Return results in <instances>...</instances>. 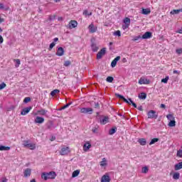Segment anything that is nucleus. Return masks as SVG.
Listing matches in <instances>:
<instances>
[{
    "label": "nucleus",
    "instance_id": "obj_27",
    "mask_svg": "<svg viewBox=\"0 0 182 182\" xmlns=\"http://www.w3.org/2000/svg\"><path fill=\"white\" fill-rule=\"evenodd\" d=\"M38 114H41V116H45L46 113H48V110L41 109L37 112Z\"/></svg>",
    "mask_w": 182,
    "mask_h": 182
},
{
    "label": "nucleus",
    "instance_id": "obj_9",
    "mask_svg": "<svg viewBox=\"0 0 182 182\" xmlns=\"http://www.w3.org/2000/svg\"><path fill=\"white\" fill-rule=\"evenodd\" d=\"M31 110H32V107L23 108L21 112V114H22V116H26V114H28V113H29Z\"/></svg>",
    "mask_w": 182,
    "mask_h": 182
},
{
    "label": "nucleus",
    "instance_id": "obj_4",
    "mask_svg": "<svg viewBox=\"0 0 182 182\" xmlns=\"http://www.w3.org/2000/svg\"><path fill=\"white\" fill-rule=\"evenodd\" d=\"M70 153V149L68 146H63L60 151V156H68Z\"/></svg>",
    "mask_w": 182,
    "mask_h": 182
},
{
    "label": "nucleus",
    "instance_id": "obj_18",
    "mask_svg": "<svg viewBox=\"0 0 182 182\" xmlns=\"http://www.w3.org/2000/svg\"><path fill=\"white\" fill-rule=\"evenodd\" d=\"M91 147H92V144H90V143L85 142L83 146V150L84 151H87V150H89V149H90Z\"/></svg>",
    "mask_w": 182,
    "mask_h": 182
},
{
    "label": "nucleus",
    "instance_id": "obj_10",
    "mask_svg": "<svg viewBox=\"0 0 182 182\" xmlns=\"http://www.w3.org/2000/svg\"><path fill=\"white\" fill-rule=\"evenodd\" d=\"M55 55L57 56H63V55H65V49L62 47L58 48Z\"/></svg>",
    "mask_w": 182,
    "mask_h": 182
},
{
    "label": "nucleus",
    "instance_id": "obj_29",
    "mask_svg": "<svg viewBox=\"0 0 182 182\" xmlns=\"http://www.w3.org/2000/svg\"><path fill=\"white\" fill-rule=\"evenodd\" d=\"M80 174V170H76L73 172L72 177H77Z\"/></svg>",
    "mask_w": 182,
    "mask_h": 182
},
{
    "label": "nucleus",
    "instance_id": "obj_53",
    "mask_svg": "<svg viewBox=\"0 0 182 182\" xmlns=\"http://www.w3.org/2000/svg\"><path fill=\"white\" fill-rule=\"evenodd\" d=\"M92 133H95V134H97L98 133V129H97V127H94L92 129Z\"/></svg>",
    "mask_w": 182,
    "mask_h": 182
},
{
    "label": "nucleus",
    "instance_id": "obj_12",
    "mask_svg": "<svg viewBox=\"0 0 182 182\" xmlns=\"http://www.w3.org/2000/svg\"><path fill=\"white\" fill-rule=\"evenodd\" d=\"M88 29H89L90 33H95V32H96L97 31V27H95V25L93 23H91L89 26Z\"/></svg>",
    "mask_w": 182,
    "mask_h": 182
},
{
    "label": "nucleus",
    "instance_id": "obj_7",
    "mask_svg": "<svg viewBox=\"0 0 182 182\" xmlns=\"http://www.w3.org/2000/svg\"><path fill=\"white\" fill-rule=\"evenodd\" d=\"M158 117H159V115L156 114V111L150 110L148 112V119H157Z\"/></svg>",
    "mask_w": 182,
    "mask_h": 182
},
{
    "label": "nucleus",
    "instance_id": "obj_49",
    "mask_svg": "<svg viewBox=\"0 0 182 182\" xmlns=\"http://www.w3.org/2000/svg\"><path fill=\"white\" fill-rule=\"evenodd\" d=\"M176 156H177L178 157H182V150H181V149H180V150H178V151H177Z\"/></svg>",
    "mask_w": 182,
    "mask_h": 182
},
{
    "label": "nucleus",
    "instance_id": "obj_5",
    "mask_svg": "<svg viewBox=\"0 0 182 182\" xmlns=\"http://www.w3.org/2000/svg\"><path fill=\"white\" fill-rule=\"evenodd\" d=\"M95 41V38L91 39V49L92 52H97V50H99V46H97V44H96Z\"/></svg>",
    "mask_w": 182,
    "mask_h": 182
},
{
    "label": "nucleus",
    "instance_id": "obj_61",
    "mask_svg": "<svg viewBox=\"0 0 182 182\" xmlns=\"http://www.w3.org/2000/svg\"><path fill=\"white\" fill-rule=\"evenodd\" d=\"M2 22H5V19L0 18V23H2Z\"/></svg>",
    "mask_w": 182,
    "mask_h": 182
},
{
    "label": "nucleus",
    "instance_id": "obj_55",
    "mask_svg": "<svg viewBox=\"0 0 182 182\" xmlns=\"http://www.w3.org/2000/svg\"><path fill=\"white\" fill-rule=\"evenodd\" d=\"M138 110H139L140 112H143V107L141 105V106H139L137 107Z\"/></svg>",
    "mask_w": 182,
    "mask_h": 182
},
{
    "label": "nucleus",
    "instance_id": "obj_26",
    "mask_svg": "<svg viewBox=\"0 0 182 182\" xmlns=\"http://www.w3.org/2000/svg\"><path fill=\"white\" fill-rule=\"evenodd\" d=\"M100 123L102 124H106L107 123H109V117H105L102 119H100Z\"/></svg>",
    "mask_w": 182,
    "mask_h": 182
},
{
    "label": "nucleus",
    "instance_id": "obj_35",
    "mask_svg": "<svg viewBox=\"0 0 182 182\" xmlns=\"http://www.w3.org/2000/svg\"><path fill=\"white\" fill-rule=\"evenodd\" d=\"M159 141V138H154L151 139V141L149 142V146H151V144H154L155 143H157Z\"/></svg>",
    "mask_w": 182,
    "mask_h": 182
},
{
    "label": "nucleus",
    "instance_id": "obj_30",
    "mask_svg": "<svg viewBox=\"0 0 182 182\" xmlns=\"http://www.w3.org/2000/svg\"><path fill=\"white\" fill-rule=\"evenodd\" d=\"M173 180H178V178H180V173L178 172L174 173L173 176Z\"/></svg>",
    "mask_w": 182,
    "mask_h": 182
},
{
    "label": "nucleus",
    "instance_id": "obj_59",
    "mask_svg": "<svg viewBox=\"0 0 182 182\" xmlns=\"http://www.w3.org/2000/svg\"><path fill=\"white\" fill-rule=\"evenodd\" d=\"M161 107L162 109H166V105L161 104Z\"/></svg>",
    "mask_w": 182,
    "mask_h": 182
},
{
    "label": "nucleus",
    "instance_id": "obj_57",
    "mask_svg": "<svg viewBox=\"0 0 182 182\" xmlns=\"http://www.w3.org/2000/svg\"><path fill=\"white\" fill-rule=\"evenodd\" d=\"M130 25L125 24V26H123V29H127Z\"/></svg>",
    "mask_w": 182,
    "mask_h": 182
},
{
    "label": "nucleus",
    "instance_id": "obj_11",
    "mask_svg": "<svg viewBox=\"0 0 182 182\" xmlns=\"http://www.w3.org/2000/svg\"><path fill=\"white\" fill-rule=\"evenodd\" d=\"M153 36V34L150 31H146L144 34L141 36L142 39H150Z\"/></svg>",
    "mask_w": 182,
    "mask_h": 182
},
{
    "label": "nucleus",
    "instance_id": "obj_17",
    "mask_svg": "<svg viewBox=\"0 0 182 182\" xmlns=\"http://www.w3.org/2000/svg\"><path fill=\"white\" fill-rule=\"evenodd\" d=\"M101 182H110V176L109 175H104L102 177Z\"/></svg>",
    "mask_w": 182,
    "mask_h": 182
},
{
    "label": "nucleus",
    "instance_id": "obj_54",
    "mask_svg": "<svg viewBox=\"0 0 182 182\" xmlns=\"http://www.w3.org/2000/svg\"><path fill=\"white\" fill-rule=\"evenodd\" d=\"M2 43H4V38L0 35V45H2Z\"/></svg>",
    "mask_w": 182,
    "mask_h": 182
},
{
    "label": "nucleus",
    "instance_id": "obj_8",
    "mask_svg": "<svg viewBox=\"0 0 182 182\" xmlns=\"http://www.w3.org/2000/svg\"><path fill=\"white\" fill-rule=\"evenodd\" d=\"M139 85H150V80L145 78L144 77H141L139 80Z\"/></svg>",
    "mask_w": 182,
    "mask_h": 182
},
{
    "label": "nucleus",
    "instance_id": "obj_32",
    "mask_svg": "<svg viewBox=\"0 0 182 182\" xmlns=\"http://www.w3.org/2000/svg\"><path fill=\"white\" fill-rule=\"evenodd\" d=\"M168 126H169V127H174L176 126V119L170 121Z\"/></svg>",
    "mask_w": 182,
    "mask_h": 182
},
{
    "label": "nucleus",
    "instance_id": "obj_46",
    "mask_svg": "<svg viewBox=\"0 0 182 182\" xmlns=\"http://www.w3.org/2000/svg\"><path fill=\"white\" fill-rule=\"evenodd\" d=\"M114 36H122V33L120 32V31H117L114 32Z\"/></svg>",
    "mask_w": 182,
    "mask_h": 182
},
{
    "label": "nucleus",
    "instance_id": "obj_40",
    "mask_svg": "<svg viewBox=\"0 0 182 182\" xmlns=\"http://www.w3.org/2000/svg\"><path fill=\"white\" fill-rule=\"evenodd\" d=\"M83 15H85V16H92V12L87 11V10H85L83 12Z\"/></svg>",
    "mask_w": 182,
    "mask_h": 182
},
{
    "label": "nucleus",
    "instance_id": "obj_52",
    "mask_svg": "<svg viewBox=\"0 0 182 182\" xmlns=\"http://www.w3.org/2000/svg\"><path fill=\"white\" fill-rule=\"evenodd\" d=\"M176 53H178V55H181V53H182V48L176 49Z\"/></svg>",
    "mask_w": 182,
    "mask_h": 182
},
{
    "label": "nucleus",
    "instance_id": "obj_37",
    "mask_svg": "<svg viewBox=\"0 0 182 182\" xmlns=\"http://www.w3.org/2000/svg\"><path fill=\"white\" fill-rule=\"evenodd\" d=\"M141 39H143L142 37L141 36H135L132 41L134 42H137L138 41L140 42Z\"/></svg>",
    "mask_w": 182,
    "mask_h": 182
},
{
    "label": "nucleus",
    "instance_id": "obj_23",
    "mask_svg": "<svg viewBox=\"0 0 182 182\" xmlns=\"http://www.w3.org/2000/svg\"><path fill=\"white\" fill-rule=\"evenodd\" d=\"M9 150H11V147L3 145L0 146V151H9Z\"/></svg>",
    "mask_w": 182,
    "mask_h": 182
},
{
    "label": "nucleus",
    "instance_id": "obj_60",
    "mask_svg": "<svg viewBox=\"0 0 182 182\" xmlns=\"http://www.w3.org/2000/svg\"><path fill=\"white\" fill-rule=\"evenodd\" d=\"M58 41H59V38H55L53 39L54 43H55V42H58Z\"/></svg>",
    "mask_w": 182,
    "mask_h": 182
},
{
    "label": "nucleus",
    "instance_id": "obj_56",
    "mask_svg": "<svg viewBox=\"0 0 182 182\" xmlns=\"http://www.w3.org/2000/svg\"><path fill=\"white\" fill-rule=\"evenodd\" d=\"M118 116H119L120 117H122V119H126V117H124V115H123L122 114L119 113Z\"/></svg>",
    "mask_w": 182,
    "mask_h": 182
},
{
    "label": "nucleus",
    "instance_id": "obj_24",
    "mask_svg": "<svg viewBox=\"0 0 182 182\" xmlns=\"http://www.w3.org/2000/svg\"><path fill=\"white\" fill-rule=\"evenodd\" d=\"M139 99H141L142 100H145V99L147 97V94L146 92H141L138 96Z\"/></svg>",
    "mask_w": 182,
    "mask_h": 182
},
{
    "label": "nucleus",
    "instance_id": "obj_45",
    "mask_svg": "<svg viewBox=\"0 0 182 182\" xmlns=\"http://www.w3.org/2000/svg\"><path fill=\"white\" fill-rule=\"evenodd\" d=\"M168 82V76H166L165 78L161 80L162 83H167Z\"/></svg>",
    "mask_w": 182,
    "mask_h": 182
},
{
    "label": "nucleus",
    "instance_id": "obj_44",
    "mask_svg": "<svg viewBox=\"0 0 182 182\" xmlns=\"http://www.w3.org/2000/svg\"><path fill=\"white\" fill-rule=\"evenodd\" d=\"M30 141H23V146L24 147H28L29 146Z\"/></svg>",
    "mask_w": 182,
    "mask_h": 182
},
{
    "label": "nucleus",
    "instance_id": "obj_62",
    "mask_svg": "<svg viewBox=\"0 0 182 182\" xmlns=\"http://www.w3.org/2000/svg\"><path fill=\"white\" fill-rule=\"evenodd\" d=\"M122 62L123 63H126V62H127V60L126 58H123Z\"/></svg>",
    "mask_w": 182,
    "mask_h": 182
},
{
    "label": "nucleus",
    "instance_id": "obj_21",
    "mask_svg": "<svg viewBox=\"0 0 182 182\" xmlns=\"http://www.w3.org/2000/svg\"><path fill=\"white\" fill-rule=\"evenodd\" d=\"M141 14L143 15H149V14H151V10L150 9H143Z\"/></svg>",
    "mask_w": 182,
    "mask_h": 182
},
{
    "label": "nucleus",
    "instance_id": "obj_43",
    "mask_svg": "<svg viewBox=\"0 0 182 182\" xmlns=\"http://www.w3.org/2000/svg\"><path fill=\"white\" fill-rule=\"evenodd\" d=\"M72 105V102L68 103L65 105H64L60 110H65V109H67V107H69Z\"/></svg>",
    "mask_w": 182,
    "mask_h": 182
},
{
    "label": "nucleus",
    "instance_id": "obj_48",
    "mask_svg": "<svg viewBox=\"0 0 182 182\" xmlns=\"http://www.w3.org/2000/svg\"><path fill=\"white\" fill-rule=\"evenodd\" d=\"M5 87H6V84H5V82H2L1 84H0V90H2V89H5Z\"/></svg>",
    "mask_w": 182,
    "mask_h": 182
},
{
    "label": "nucleus",
    "instance_id": "obj_15",
    "mask_svg": "<svg viewBox=\"0 0 182 182\" xmlns=\"http://www.w3.org/2000/svg\"><path fill=\"white\" fill-rule=\"evenodd\" d=\"M76 26H77V21H76L75 20H72L69 23V28H70V29H73V28H76Z\"/></svg>",
    "mask_w": 182,
    "mask_h": 182
},
{
    "label": "nucleus",
    "instance_id": "obj_1",
    "mask_svg": "<svg viewBox=\"0 0 182 182\" xmlns=\"http://www.w3.org/2000/svg\"><path fill=\"white\" fill-rule=\"evenodd\" d=\"M41 178L44 180V181H46L48 180H55V178H56V172H43L41 173Z\"/></svg>",
    "mask_w": 182,
    "mask_h": 182
},
{
    "label": "nucleus",
    "instance_id": "obj_38",
    "mask_svg": "<svg viewBox=\"0 0 182 182\" xmlns=\"http://www.w3.org/2000/svg\"><path fill=\"white\" fill-rule=\"evenodd\" d=\"M124 23H125V25H130V18L129 17H126L124 19Z\"/></svg>",
    "mask_w": 182,
    "mask_h": 182
},
{
    "label": "nucleus",
    "instance_id": "obj_22",
    "mask_svg": "<svg viewBox=\"0 0 182 182\" xmlns=\"http://www.w3.org/2000/svg\"><path fill=\"white\" fill-rule=\"evenodd\" d=\"M179 12H182V9H173L172 10L170 14L171 15H178Z\"/></svg>",
    "mask_w": 182,
    "mask_h": 182
},
{
    "label": "nucleus",
    "instance_id": "obj_42",
    "mask_svg": "<svg viewBox=\"0 0 182 182\" xmlns=\"http://www.w3.org/2000/svg\"><path fill=\"white\" fill-rule=\"evenodd\" d=\"M14 60L16 62L15 67L16 68H19V65H21V60L16 59V60Z\"/></svg>",
    "mask_w": 182,
    "mask_h": 182
},
{
    "label": "nucleus",
    "instance_id": "obj_63",
    "mask_svg": "<svg viewBox=\"0 0 182 182\" xmlns=\"http://www.w3.org/2000/svg\"><path fill=\"white\" fill-rule=\"evenodd\" d=\"M97 107H99V104H98V102L95 103V108H97Z\"/></svg>",
    "mask_w": 182,
    "mask_h": 182
},
{
    "label": "nucleus",
    "instance_id": "obj_19",
    "mask_svg": "<svg viewBox=\"0 0 182 182\" xmlns=\"http://www.w3.org/2000/svg\"><path fill=\"white\" fill-rule=\"evenodd\" d=\"M138 143H139V144H141V146H146L147 141L144 138H141V139H138Z\"/></svg>",
    "mask_w": 182,
    "mask_h": 182
},
{
    "label": "nucleus",
    "instance_id": "obj_14",
    "mask_svg": "<svg viewBox=\"0 0 182 182\" xmlns=\"http://www.w3.org/2000/svg\"><path fill=\"white\" fill-rule=\"evenodd\" d=\"M34 122L35 123H38V124H42V123L45 122V118L42 117H36Z\"/></svg>",
    "mask_w": 182,
    "mask_h": 182
},
{
    "label": "nucleus",
    "instance_id": "obj_36",
    "mask_svg": "<svg viewBox=\"0 0 182 182\" xmlns=\"http://www.w3.org/2000/svg\"><path fill=\"white\" fill-rule=\"evenodd\" d=\"M141 173H143L144 174H147V173H149V168L147 166L143 167Z\"/></svg>",
    "mask_w": 182,
    "mask_h": 182
},
{
    "label": "nucleus",
    "instance_id": "obj_39",
    "mask_svg": "<svg viewBox=\"0 0 182 182\" xmlns=\"http://www.w3.org/2000/svg\"><path fill=\"white\" fill-rule=\"evenodd\" d=\"M107 164H106V159L103 158L102 161L100 162L101 167H105V166H107Z\"/></svg>",
    "mask_w": 182,
    "mask_h": 182
},
{
    "label": "nucleus",
    "instance_id": "obj_41",
    "mask_svg": "<svg viewBox=\"0 0 182 182\" xmlns=\"http://www.w3.org/2000/svg\"><path fill=\"white\" fill-rule=\"evenodd\" d=\"M107 82H108V83H112V82H113V80H114V78H113V77H107L106 79Z\"/></svg>",
    "mask_w": 182,
    "mask_h": 182
},
{
    "label": "nucleus",
    "instance_id": "obj_25",
    "mask_svg": "<svg viewBox=\"0 0 182 182\" xmlns=\"http://www.w3.org/2000/svg\"><path fill=\"white\" fill-rule=\"evenodd\" d=\"M117 132V128L116 127L112 128L111 129L109 130V134L110 136L114 134Z\"/></svg>",
    "mask_w": 182,
    "mask_h": 182
},
{
    "label": "nucleus",
    "instance_id": "obj_34",
    "mask_svg": "<svg viewBox=\"0 0 182 182\" xmlns=\"http://www.w3.org/2000/svg\"><path fill=\"white\" fill-rule=\"evenodd\" d=\"M166 118L168 119V120H170V122L171 120H176V117H174L171 114L166 115Z\"/></svg>",
    "mask_w": 182,
    "mask_h": 182
},
{
    "label": "nucleus",
    "instance_id": "obj_47",
    "mask_svg": "<svg viewBox=\"0 0 182 182\" xmlns=\"http://www.w3.org/2000/svg\"><path fill=\"white\" fill-rule=\"evenodd\" d=\"M56 45V43L55 42H53L50 44V46H49V50H52V49H53V47Z\"/></svg>",
    "mask_w": 182,
    "mask_h": 182
},
{
    "label": "nucleus",
    "instance_id": "obj_6",
    "mask_svg": "<svg viewBox=\"0 0 182 182\" xmlns=\"http://www.w3.org/2000/svg\"><path fill=\"white\" fill-rule=\"evenodd\" d=\"M106 55V48H103L101 49L97 54V59L99 60L100 59H102L103 56Z\"/></svg>",
    "mask_w": 182,
    "mask_h": 182
},
{
    "label": "nucleus",
    "instance_id": "obj_13",
    "mask_svg": "<svg viewBox=\"0 0 182 182\" xmlns=\"http://www.w3.org/2000/svg\"><path fill=\"white\" fill-rule=\"evenodd\" d=\"M120 60V56H117L111 63V66L112 68H116V65H117V62Z\"/></svg>",
    "mask_w": 182,
    "mask_h": 182
},
{
    "label": "nucleus",
    "instance_id": "obj_2",
    "mask_svg": "<svg viewBox=\"0 0 182 182\" xmlns=\"http://www.w3.org/2000/svg\"><path fill=\"white\" fill-rule=\"evenodd\" d=\"M117 97H119V99H121L122 100H123L125 103H127V105H132V106L135 108L137 107V105H136V103H134V102H133V100H132V98H129L128 100L126 99L123 95H120V94H115Z\"/></svg>",
    "mask_w": 182,
    "mask_h": 182
},
{
    "label": "nucleus",
    "instance_id": "obj_16",
    "mask_svg": "<svg viewBox=\"0 0 182 182\" xmlns=\"http://www.w3.org/2000/svg\"><path fill=\"white\" fill-rule=\"evenodd\" d=\"M31 173H32V170H31V168H28L25 169L23 172L24 177H31Z\"/></svg>",
    "mask_w": 182,
    "mask_h": 182
},
{
    "label": "nucleus",
    "instance_id": "obj_28",
    "mask_svg": "<svg viewBox=\"0 0 182 182\" xmlns=\"http://www.w3.org/2000/svg\"><path fill=\"white\" fill-rule=\"evenodd\" d=\"M27 149H30V150H35V149H36V146L35 145V144H32L30 142V144H28V145L27 146Z\"/></svg>",
    "mask_w": 182,
    "mask_h": 182
},
{
    "label": "nucleus",
    "instance_id": "obj_33",
    "mask_svg": "<svg viewBox=\"0 0 182 182\" xmlns=\"http://www.w3.org/2000/svg\"><path fill=\"white\" fill-rule=\"evenodd\" d=\"M55 18H56V16H52V15H50V16H48V20H46V21H45V22H48V21H49L50 22H51V21H55Z\"/></svg>",
    "mask_w": 182,
    "mask_h": 182
},
{
    "label": "nucleus",
    "instance_id": "obj_20",
    "mask_svg": "<svg viewBox=\"0 0 182 182\" xmlns=\"http://www.w3.org/2000/svg\"><path fill=\"white\" fill-rule=\"evenodd\" d=\"M181 168H182V161L175 164L174 169L176 171L178 170H181Z\"/></svg>",
    "mask_w": 182,
    "mask_h": 182
},
{
    "label": "nucleus",
    "instance_id": "obj_50",
    "mask_svg": "<svg viewBox=\"0 0 182 182\" xmlns=\"http://www.w3.org/2000/svg\"><path fill=\"white\" fill-rule=\"evenodd\" d=\"M28 102H31V97H27L23 100L24 103H28Z\"/></svg>",
    "mask_w": 182,
    "mask_h": 182
},
{
    "label": "nucleus",
    "instance_id": "obj_64",
    "mask_svg": "<svg viewBox=\"0 0 182 182\" xmlns=\"http://www.w3.org/2000/svg\"><path fill=\"white\" fill-rule=\"evenodd\" d=\"M30 182H36V179H32Z\"/></svg>",
    "mask_w": 182,
    "mask_h": 182
},
{
    "label": "nucleus",
    "instance_id": "obj_58",
    "mask_svg": "<svg viewBox=\"0 0 182 182\" xmlns=\"http://www.w3.org/2000/svg\"><path fill=\"white\" fill-rule=\"evenodd\" d=\"M4 4H0V9H4Z\"/></svg>",
    "mask_w": 182,
    "mask_h": 182
},
{
    "label": "nucleus",
    "instance_id": "obj_51",
    "mask_svg": "<svg viewBox=\"0 0 182 182\" xmlns=\"http://www.w3.org/2000/svg\"><path fill=\"white\" fill-rule=\"evenodd\" d=\"M70 61H69V60H66V61H65V63H64V66H66V67H68V66H70Z\"/></svg>",
    "mask_w": 182,
    "mask_h": 182
},
{
    "label": "nucleus",
    "instance_id": "obj_31",
    "mask_svg": "<svg viewBox=\"0 0 182 182\" xmlns=\"http://www.w3.org/2000/svg\"><path fill=\"white\" fill-rule=\"evenodd\" d=\"M58 93H60V90H54L50 92L51 96H56V95H58Z\"/></svg>",
    "mask_w": 182,
    "mask_h": 182
},
{
    "label": "nucleus",
    "instance_id": "obj_3",
    "mask_svg": "<svg viewBox=\"0 0 182 182\" xmlns=\"http://www.w3.org/2000/svg\"><path fill=\"white\" fill-rule=\"evenodd\" d=\"M80 113H84V114H92L93 109L91 107H82L80 109Z\"/></svg>",
    "mask_w": 182,
    "mask_h": 182
}]
</instances>
